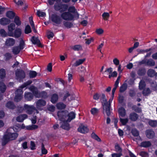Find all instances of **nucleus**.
Instances as JSON below:
<instances>
[{
	"mask_svg": "<svg viewBox=\"0 0 157 157\" xmlns=\"http://www.w3.org/2000/svg\"><path fill=\"white\" fill-rule=\"evenodd\" d=\"M155 71L154 70L150 69L148 70L147 73L149 76L152 77L154 76Z\"/></svg>",
	"mask_w": 157,
	"mask_h": 157,
	"instance_id": "nucleus-36",
	"label": "nucleus"
},
{
	"mask_svg": "<svg viewBox=\"0 0 157 157\" xmlns=\"http://www.w3.org/2000/svg\"><path fill=\"white\" fill-rule=\"evenodd\" d=\"M6 74V71L4 69H2L0 70V77L3 78L5 77Z\"/></svg>",
	"mask_w": 157,
	"mask_h": 157,
	"instance_id": "nucleus-43",
	"label": "nucleus"
},
{
	"mask_svg": "<svg viewBox=\"0 0 157 157\" xmlns=\"http://www.w3.org/2000/svg\"><path fill=\"white\" fill-rule=\"evenodd\" d=\"M75 114L73 112H71L70 113L67 112V118H66V121L67 122H69L71 121L75 118Z\"/></svg>",
	"mask_w": 157,
	"mask_h": 157,
	"instance_id": "nucleus-16",
	"label": "nucleus"
},
{
	"mask_svg": "<svg viewBox=\"0 0 157 157\" xmlns=\"http://www.w3.org/2000/svg\"><path fill=\"white\" fill-rule=\"evenodd\" d=\"M78 131L80 133H85L89 131V129L86 125L81 124L78 129Z\"/></svg>",
	"mask_w": 157,
	"mask_h": 157,
	"instance_id": "nucleus-14",
	"label": "nucleus"
},
{
	"mask_svg": "<svg viewBox=\"0 0 157 157\" xmlns=\"http://www.w3.org/2000/svg\"><path fill=\"white\" fill-rule=\"evenodd\" d=\"M5 59L6 60H8L11 59L12 57L11 54L9 53H7L5 55Z\"/></svg>",
	"mask_w": 157,
	"mask_h": 157,
	"instance_id": "nucleus-57",
	"label": "nucleus"
},
{
	"mask_svg": "<svg viewBox=\"0 0 157 157\" xmlns=\"http://www.w3.org/2000/svg\"><path fill=\"white\" fill-rule=\"evenodd\" d=\"M67 115V111H59L57 113L58 118L60 121H66V118Z\"/></svg>",
	"mask_w": 157,
	"mask_h": 157,
	"instance_id": "nucleus-8",
	"label": "nucleus"
},
{
	"mask_svg": "<svg viewBox=\"0 0 157 157\" xmlns=\"http://www.w3.org/2000/svg\"><path fill=\"white\" fill-rule=\"evenodd\" d=\"M6 85L2 82H0V91L2 93H4L6 90Z\"/></svg>",
	"mask_w": 157,
	"mask_h": 157,
	"instance_id": "nucleus-32",
	"label": "nucleus"
},
{
	"mask_svg": "<svg viewBox=\"0 0 157 157\" xmlns=\"http://www.w3.org/2000/svg\"><path fill=\"white\" fill-rule=\"evenodd\" d=\"M117 73L116 71H114L113 72H111L110 74L109 75V78H110L111 77H116L117 76Z\"/></svg>",
	"mask_w": 157,
	"mask_h": 157,
	"instance_id": "nucleus-59",
	"label": "nucleus"
},
{
	"mask_svg": "<svg viewBox=\"0 0 157 157\" xmlns=\"http://www.w3.org/2000/svg\"><path fill=\"white\" fill-rule=\"evenodd\" d=\"M15 40L13 38H9L7 39L5 43V45L7 46H12L15 44Z\"/></svg>",
	"mask_w": 157,
	"mask_h": 157,
	"instance_id": "nucleus-15",
	"label": "nucleus"
},
{
	"mask_svg": "<svg viewBox=\"0 0 157 157\" xmlns=\"http://www.w3.org/2000/svg\"><path fill=\"white\" fill-rule=\"evenodd\" d=\"M93 38L92 37L90 38V39H86L85 40L86 44H89L92 41H93Z\"/></svg>",
	"mask_w": 157,
	"mask_h": 157,
	"instance_id": "nucleus-63",
	"label": "nucleus"
},
{
	"mask_svg": "<svg viewBox=\"0 0 157 157\" xmlns=\"http://www.w3.org/2000/svg\"><path fill=\"white\" fill-rule=\"evenodd\" d=\"M122 155V154L119 153L118 154L114 153L111 155L112 157H120Z\"/></svg>",
	"mask_w": 157,
	"mask_h": 157,
	"instance_id": "nucleus-64",
	"label": "nucleus"
},
{
	"mask_svg": "<svg viewBox=\"0 0 157 157\" xmlns=\"http://www.w3.org/2000/svg\"><path fill=\"white\" fill-rule=\"evenodd\" d=\"M31 40L33 44L37 45L39 47H41V44L40 43V41L37 37L34 36H33Z\"/></svg>",
	"mask_w": 157,
	"mask_h": 157,
	"instance_id": "nucleus-19",
	"label": "nucleus"
},
{
	"mask_svg": "<svg viewBox=\"0 0 157 157\" xmlns=\"http://www.w3.org/2000/svg\"><path fill=\"white\" fill-rule=\"evenodd\" d=\"M120 121L123 125H125L128 122V119L127 118L124 119L121 118H120Z\"/></svg>",
	"mask_w": 157,
	"mask_h": 157,
	"instance_id": "nucleus-49",
	"label": "nucleus"
},
{
	"mask_svg": "<svg viewBox=\"0 0 157 157\" xmlns=\"http://www.w3.org/2000/svg\"><path fill=\"white\" fill-rule=\"evenodd\" d=\"M146 135L147 137L149 138H152L155 136L154 132L151 130H148L146 131Z\"/></svg>",
	"mask_w": 157,
	"mask_h": 157,
	"instance_id": "nucleus-24",
	"label": "nucleus"
},
{
	"mask_svg": "<svg viewBox=\"0 0 157 157\" xmlns=\"http://www.w3.org/2000/svg\"><path fill=\"white\" fill-rule=\"evenodd\" d=\"M113 97L114 96L112 95V97L110 98L109 101H107L105 95L104 94L102 95L101 98L103 109V113L104 114H106L108 116H109L110 115V104L113 99Z\"/></svg>",
	"mask_w": 157,
	"mask_h": 157,
	"instance_id": "nucleus-1",
	"label": "nucleus"
},
{
	"mask_svg": "<svg viewBox=\"0 0 157 157\" xmlns=\"http://www.w3.org/2000/svg\"><path fill=\"white\" fill-rule=\"evenodd\" d=\"M21 34V30L19 28H16L14 32L10 34V36L14 37L15 38L20 37Z\"/></svg>",
	"mask_w": 157,
	"mask_h": 157,
	"instance_id": "nucleus-13",
	"label": "nucleus"
},
{
	"mask_svg": "<svg viewBox=\"0 0 157 157\" xmlns=\"http://www.w3.org/2000/svg\"><path fill=\"white\" fill-rule=\"evenodd\" d=\"M14 22L17 25L19 26L21 24V21L18 17H15Z\"/></svg>",
	"mask_w": 157,
	"mask_h": 157,
	"instance_id": "nucleus-45",
	"label": "nucleus"
},
{
	"mask_svg": "<svg viewBox=\"0 0 157 157\" xmlns=\"http://www.w3.org/2000/svg\"><path fill=\"white\" fill-rule=\"evenodd\" d=\"M145 86L144 82L142 80L140 81L139 84V87L140 90L143 89Z\"/></svg>",
	"mask_w": 157,
	"mask_h": 157,
	"instance_id": "nucleus-41",
	"label": "nucleus"
},
{
	"mask_svg": "<svg viewBox=\"0 0 157 157\" xmlns=\"http://www.w3.org/2000/svg\"><path fill=\"white\" fill-rule=\"evenodd\" d=\"M23 110H25L27 113L29 114H32L35 110H36V113H38L39 112L33 105H25L24 108L21 107L18 109L20 112H22Z\"/></svg>",
	"mask_w": 157,
	"mask_h": 157,
	"instance_id": "nucleus-3",
	"label": "nucleus"
},
{
	"mask_svg": "<svg viewBox=\"0 0 157 157\" xmlns=\"http://www.w3.org/2000/svg\"><path fill=\"white\" fill-rule=\"evenodd\" d=\"M115 149L116 151L117 152H121L122 151L121 148L118 144H116L115 146Z\"/></svg>",
	"mask_w": 157,
	"mask_h": 157,
	"instance_id": "nucleus-58",
	"label": "nucleus"
},
{
	"mask_svg": "<svg viewBox=\"0 0 157 157\" xmlns=\"http://www.w3.org/2000/svg\"><path fill=\"white\" fill-rule=\"evenodd\" d=\"M60 127L63 129L69 130L70 128L69 125L67 121H61Z\"/></svg>",
	"mask_w": 157,
	"mask_h": 157,
	"instance_id": "nucleus-17",
	"label": "nucleus"
},
{
	"mask_svg": "<svg viewBox=\"0 0 157 157\" xmlns=\"http://www.w3.org/2000/svg\"><path fill=\"white\" fill-rule=\"evenodd\" d=\"M6 106L10 109H13L15 107L13 103L10 101L6 103Z\"/></svg>",
	"mask_w": 157,
	"mask_h": 157,
	"instance_id": "nucleus-35",
	"label": "nucleus"
},
{
	"mask_svg": "<svg viewBox=\"0 0 157 157\" xmlns=\"http://www.w3.org/2000/svg\"><path fill=\"white\" fill-rule=\"evenodd\" d=\"M58 96L56 94H53L51 98V101L53 103H55L58 101Z\"/></svg>",
	"mask_w": 157,
	"mask_h": 157,
	"instance_id": "nucleus-28",
	"label": "nucleus"
},
{
	"mask_svg": "<svg viewBox=\"0 0 157 157\" xmlns=\"http://www.w3.org/2000/svg\"><path fill=\"white\" fill-rule=\"evenodd\" d=\"M47 37L48 39H51L54 36L53 33L50 31L47 32Z\"/></svg>",
	"mask_w": 157,
	"mask_h": 157,
	"instance_id": "nucleus-51",
	"label": "nucleus"
},
{
	"mask_svg": "<svg viewBox=\"0 0 157 157\" xmlns=\"http://www.w3.org/2000/svg\"><path fill=\"white\" fill-rule=\"evenodd\" d=\"M37 15L39 17H44L46 16V13L41 11H37Z\"/></svg>",
	"mask_w": 157,
	"mask_h": 157,
	"instance_id": "nucleus-50",
	"label": "nucleus"
},
{
	"mask_svg": "<svg viewBox=\"0 0 157 157\" xmlns=\"http://www.w3.org/2000/svg\"><path fill=\"white\" fill-rule=\"evenodd\" d=\"M63 24L65 26L68 28H71L72 25L71 23L68 22H64Z\"/></svg>",
	"mask_w": 157,
	"mask_h": 157,
	"instance_id": "nucleus-55",
	"label": "nucleus"
},
{
	"mask_svg": "<svg viewBox=\"0 0 157 157\" xmlns=\"http://www.w3.org/2000/svg\"><path fill=\"white\" fill-rule=\"evenodd\" d=\"M10 22V20L6 18L3 17L0 19V24L3 25L8 24Z\"/></svg>",
	"mask_w": 157,
	"mask_h": 157,
	"instance_id": "nucleus-22",
	"label": "nucleus"
},
{
	"mask_svg": "<svg viewBox=\"0 0 157 157\" xmlns=\"http://www.w3.org/2000/svg\"><path fill=\"white\" fill-rule=\"evenodd\" d=\"M23 91L21 89L17 90L16 92V96L14 98L15 101L18 102L20 101L22 98V94Z\"/></svg>",
	"mask_w": 157,
	"mask_h": 157,
	"instance_id": "nucleus-10",
	"label": "nucleus"
},
{
	"mask_svg": "<svg viewBox=\"0 0 157 157\" xmlns=\"http://www.w3.org/2000/svg\"><path fill=\"white\" fill-rule=\"evenodd\" d=\"M132 133L134 136H137L139 135L138 131L136 129H133L132 130Z\"/></svg>",
	"mask_w": 157,
	"mask_h": 157,
	"instance_id": "nucleus-62",
	"label": "nucleus"
},
{
	"mask_svg": "<svg viewBox=\"0 0 157 157\" xmlns=\"http://www.w3.org/2000/svg\"><path fill=\"white\" fill-rule=\"evenodd\" d=\"M71 48L75 51H80L82 49V46L79 44L73 46L71 47Z\"/></svg>",
	"mask_w": 157,
	"mask_h": 157,
	"instance_id": "nucleus-27",
	"label": "nucleus"
},
{
	"mask_svg": "<svg viewBox=\"0 0 157 157\" xmlns=\"http://www.w3.org/2000/svg\"><path fill=\"white\" fill-rule=\"evenodd\" d=\"M102 16L103 19L107 20L109 17V14L108 13L104 12L102 14Z\"/></svg>",
	"mask_w": 157,
	"mask_h": 157,
	"instance_id": "nucleus-39",
	"label": "nucleus"
},
{
	"mask_svg": "<svg viewBox=\"0 0 157 157\" xmlns=\"http://www.w3.org/2000/svg\"><path fill=\"white\" fill-rule=\"evenodd\" d=\"M113 63L116 66L119 64L120 62L119 60L117 58H114L113 60Z\"/></svg>",
	"mask_w": 157,
	"mask_h": 157,
	"instance_id": "nucleus-60",
	"label": "nucleus"
},
{
	"mask_svg": "<svg viewBox=\"0 0 157 157\" xmlns=\"http://www.w3.org/2000/svg\"><path fill=\"white\" fill-rule=\"evenodd\" d=\"M31 32V29L29 25H27L25 29V33L26 34H28Z\"/></svg>",
	"mask_w": 157,
	"mask_h": 157,
	"instance_id": "nucleus-47",
	"label": "nucleus"
},
{
	"mask_svg": "<svg viewBox=\"0 0 157 157\" xmlns=\"http://www.w3.org/2000/svg\"><path fill=\"white\" fill-rule=\"evenodd\" d=\"M86 58H84L79 59L77 60L75 63L73 65V66L77 67L82 64L86 60Z\"/></svg>",
	"mask_w": 157,
	"mask_h": 157,
	"instance_id": "nucleus-25",
	"label": "nucleus"
},
{
	"mask_svg": "<svg viewBox=\"0 0 157 157\" xmlns=\"http://www.w3.org/2000/svg\"><path fill=\"white\" fill-rule=\"evenodd\" d=\"M0 34L1 36L3 37H6L8 35V33H7L3 29H0Z\"/></svg>",
	"mask_w": 157,
	"mask_h": 157,
	"instance_id": "nucleus-42",
	"label": "nucleus"
},
{
	"mask_svg": "<svg viewBox=\"0 0 157 157\" xmlns=\"http://www.w3.org/2000/svg\"><path fill=\"white\" fill-rule=\"evenodd\" d=\"M38 126L36 125H32L26 127V129L29 130H32L37 128Z\"/></svg>",
	"mask_w": 157,
	"mask_h": 157,
	"instance_id": "nucleus-38",
	"label": "nucleus"
},
{
	"mask_svg": "<svg viewBox=\"0 0 157 157\" xmlns=\"http://www.w3.org/2000/svg\"><path fill=\"white\" fill-rule=\"evenodd\" d=\"M104 31L101 28L97 29L95 31L96 33L98 35H101L104 33Z\"/></svg>",
	"mask_w": 157,
	"mask_h": 157,
	"instance_id": "nucleus-44",
	"label": "nucleus"
},
{
	"mask_svg": "<svg viewBox=\"0 0 157 157\" xmlns=\"http://www.w3.org/2000/svg\"><path fill=\"white\" fill-rule=\"evenodd\" d=\"M118 113L119 117L120 118L125 117L126 115L125 110L123 107L119 108Z\"/></svg>",
	"mask_w": 157,
	"mask_h": 157,
	"instance_id": "nucleus-20",
	"label": "nucleus"
},
{
	"mask_svg": "<svg viewBox=\"0 0 157 157\" xmlns=\"http://www.w3.org/2000/svg\"><path fill=\"white\" fill-rule=\"evenodd\" d=\"M61 16L58 14H53L51 17V20L52 22L57 24L59 25L62 21Z\"/></svg>",
	"mask_w": 157,
	"mask_h": 157,
	"instance_id": "nucleus-9",
	"label": "nucleus"
},
{
	"mask_svg": "<svg viewBox=\"0 0 157 157\" xmlns=\"http://www.w3.org/2000/svg\"><path fill=\"white\" fill-rule=\"evenodd\" d=\"M60 1H58L54 5V8L55 10L59 11L61 13L62 12L66 11L68 9V6L66 4H62Z\"/></svg>",
	"mask_w": 157,
	"mask_h": 157,
	"instance_id": "nucleus-4",
	"label": "nucleus"
},
{
	"mask_svg": "<svg viewBox=\"0 0 157 157\" xmlns=\"http://www.w3.org/2000/svg\"><path fill=\"white\" fill-rule=\"evenodd\" d=\"M68 12H70L74 16V17L77 19L79 17V15L76 9L74 6H71L68 8Z\"/></svg>",
	"mask_w": 157,
	"mask_h": 157,
	"instance_id": "nucleus-11",
	"label": "nucleus"
},
{
	"mask_svg": "<svg viewBox=\"0 0 157 157\" xmlns=\"http://www.w3.org/2000/svg\"><path fill=\"white\" fill-rule=\"evenodd\" d=\"M37 75V73L34 71H31L29 73V76L30 78H35Z\"/></svg>",
	"mask_w": 157,
	"mask_h": 157,
	"instance_id": "nucleus-40",
	"label": "nucleus"
},
{
	"mask_svg": "<svg viewBox=\"0 0 157 157\" xmlns=\"http://www.w3.org/2000/svg\"><path fill=\"white\" fill-rule=\"evenodd\" d=\"M32 83V81L31 80H29L26 82L24 83L21 86L20 88L21 89L25 88L27 86L30 84Z\"/></svg>",
	"mask_w": 157,
	"mask_h": 157,
	"instance_id": "nucleus-48",
	"label": "nucleus"
},
{
	"mask_svg": "<svg viewBox=\"0 0 157 157\" xmlns=\"http://www.w3.org/2000/svg\"><path fill=\"white\" fill-rule=\"evenodd\" d=\"M15 28V25L14 23H11L8 26V36H10V34L13 33V31L14 30Z\"/></svg>",
	"mask_w": 157,
	"mask_h": 157,
	"instance_id": "nucleus-18",
	"label": "nucleus"
},
{
	"mask_svg": "<svg viewBox=\"0 0 157 157\" xmlns=\"http://www.w3.org/2000/svg\"><path fill=\"white\" fill-rule=\"evenodd\" d=\"M18 134L17 133H11L8 132L6 134L3 138V143L6 144L10 140H14L16 139L18 136Z\"/></svg>",
	"mask_w": 157,
	"mask_h": 157,
	"instance_id": "nucleus-5",
	"label": "nucleus"
},
{
	"mask_svg": "<svg viewBox=\"0 0 157 157\" xmlns=\"http://www.w3.org/2000/svg\"><path fill=\"white\" fill-rule=\"evenodd\" d=\"M46 104V102L44 100L40 99L36 102V108L42 110V107L45 106Z\"/></svg>",
	"mask_w": 157,
	"mask_h": 157,
	"instance_id": "nucleus-12",
	"label": "nucleus"
},
{
	"mask_svg": "<svg viewBox=\"0 0 157 157\" xmlns=\"http://www.w3.org/2000/svg\"><path fill=\"white\" fill-rule=\"evenodd\" d=\"M130 119L132 121H135L137 119L138 116L137 114L132 113L130 114L129 116Z\"/></svg>",
	"mask_w": 157,
	"mask_h": 157,
	"instance_id": "nucleus-29",
	"label": "nucleus"
},
{
	"mask_svg": "<svg viewBox=\"0 0 157 157\" xmlns=\"http://www.w3.org/2000/svg\"><path fill=\"white\" fill-rule=\"evenodd\" d=\"M23 48H21V45L19 46H15L12 48V51L13 53L15 55H16L19 53L21 49Z\"/></svg>",
	"mask_w": 157,
	"mask_h": 157,
	"instance_id": "nucleus-21",
	"label": "nucleus"
},
{
	"mask_svg": "<svg viewBox=\"0 0 157 157\" xmlns=\"http://www.w3.org/2000/svg\"><path fill=\"white\" fill-rule=\"evenodd\" d=\"M155 62L152 59L148 60L147 62V65L151 66H155Z\"/></svg>",
	"mask_w": 157,
	"mask_h": 157,
	"instance_id": "nucleus-37",
	"label": "nucleus"
},
{
	"mask_svg": "<svg viewBox=\"0 0 157 157\" xmlns=\"http://www.w3.org/2000/svg\"><path fill=\"white\" fill-rule=\"evenodd\" d=\"M151 145V142L149 141H145L141 143V146L144 147H147Z\"/></svg>",
	"mask_w": 157,
	"mask_h": 157,
	"instance_id": "nucleus-34",
	"label": "nucleus"
},
{
	"mask_svg": "<svg viewBox=\"0 0 157 157\" xmlns=\"http://www.w3.org/2000/svg\"><path fill=\"white\" fill-rule=\"evenodd\" d=\"M6 16L10 19L13 18L14 16V13L11 11H8L6 14Z\"/></svg>",
	"mask_w": 157,
	"mask_h": 157,
	"instance_id": "nucleus-33",
	"label": "nucleus"
},
{
	"mask_svg": "<svg viewBox=\"0 0 157 157\" xmlns=\"http://www.w3.org/2000/svg\"><path fill=\"white\" fill-rule=\"evenodd\" d=\"M127 86V84L126 83H124L120 87V91L121 92H123L126 90Z\"/></svg>",
	"mask_w": 157,
	"mask_h": 157,
	"instance_id": "nucleus-30",
	"label": "nucleus"
},
{
	"mask_svg": "<svg viewBox=\"0 0 157 157\" xmlns=\"http://www.w3.org/2000/svg\"><path fill=\"white\" fill-rule=\"evenodd\" d=\"M79 71L82 73H84L86 71V68L83 66H81L78 68Z\"/></svg>",
	"mask_w": 157,
	"mask_h": 157,
	"instance_id": "nucleus-56",
	"label": "nucleus"
},
{
	"mask_svg": "<svg viewBox=\"0 0 157 157\" xmlns=\"http://www.w3.org/2000/svg\"><path fill=\"white\" fill-rule=\"evenodd\" d=\"M41 151L42 154H46L47 153V151L46 149L44 147V145L43 144H42Z\"/></svg>",
	"mask_w": 157,
	"mask_h": 157,
	"instance_id": "nucleus-54",
	"label": "nucleus"
},
{
	"mask_svg": "<svg viewBox=\"0 0 157 157\" xmlns=\"http://www.w3.org/2000/svg\"><path fill=\"white\" fill-rule=\"evenodd\" d=\"M60 16L61 18L66 21H71L74 19L75 17L70 12L67 11L62 12L60 13Z\"/></svg>",
	"mask_w": 157,
	"mask_h": 157,
	"instance_id": "nucleus-6",
	"label": "nucleus"
},
{
	"mask_svg": "<svg viewBox=\"0 0 157 157\" xmlns=\"http://www.w3.org/2000/svg\"><path fill=\"white\" fill-rule=\"evenodd\" d=\"M56 107L58 109H62L65 108L66 105L63 103L59 102L56 104Z\"/></svg>",
	"mask_w": 157,
	"mask_h": 157,
	"instance_id": "nucleus-31",
	"label": "nucleus"
},
{
	"mask_svg": "<svg viewBox=\"0 0 157 157\" xmlns=\"http://www.w3.org/2000/svg\"><path fill=\"white\" fill-rule=\"evenodd\" d=\"M25 98L27 101H30L33 98V95L32 94L29 92H25Z\"/></svg>",
	"mask_w": 157,
	"mask_h": 157,
	"instance_id": "nucleus-26",
	"label": "nucleus"
},
{
	"mask_svg": "<svg viewBox=\"0 0 157 157\" xmlns=\"http://www.w3.org/2000/svg\"><path fill=\"white\" fill-rule=\"evenodd\" d=\"M149 124L152 127H155L157 125V122L156 121L150 120L149 121Z\"/></svg>",
	"mask_w": 157,
	"mask_h": 157,
	"instance_id": "nucleus-46",
	"label": "nucleus"
},
{
	"mask_svg": "<svg viewBox=\"0 0 157 157\" xmlns=\"http://www.w3.org/2000/svg\"><path fill=\"white\" fill-rule=\"evenodd\" d=\"M150 90L149 88H146L144 89L143 91V94L145 95H147L150 94Z\"/></svg>",
	"mask_w": 157,
	"mask_h": 157,
	"instance_id": "nucleus-52",
	"label": "nucleus"
},
{
	"mask_svg": "<svg viewBox=\"0 0 157 157\" xmlns=\"http://www.w3.org/2000/svg\"><path fill=\"white\" fill-rule=\"evenodd\" d=\"M91 112L93 115H95L97 114L98 112V110L96 108H94L91 109Z\"/></svg>",
	"mask_w": 157,
	"mask_h": 157,
	"instance_id": "nucleus-61",
	"label": "nucleus"
},
{
	"mask_svg": "<svg viewBox=\"0 0 157 157\" xmlns=\"http://www.w3.org/2000/svg\"><path fill=\"white\" fill-rule=\"evenodd\" d=\"M29 89L33 93L34 96L36 98H46L47 97V93L46 92L42 91L41 93H39L37 88L33 86H30L29 88Z\"/></svg>",
	"mask_w": 157,
	"mask_h": 157,
	"instance_id": "nucleus-2",
	"label": "nucleus"
},
{
	"mask_svg": "<svg viewBox=\"0 0 157 157\" xmlns=\"http://www.w3.org/2000/svg\"><path fill=\"white\" fill-rule=\"evenodd\" d=\"M27 117V115L25 114H21L17 117L16 120L19 122H22Z\"/></svg>",
	"mask_w": 157,
	"mask_h": 157,
	"instance_id": "nucleus-23",
	"label": "nucleus"
},
{
	"mask_svg": "<svg viewBox=\"0 0 157 157\" xmlns=\"http://www.w3.org/2000/svg\"><path fill=\"white\" fill-rule=\"evenodd\" d=\"M16 79L21 81L25 77V74L24 71L21 69H17L15 71Z\"/></svg>",
	"mask_w": 157,
	"mask_h": 157,
	"instance_id": "nucleus-7",
	"label": "nucleus"
},
{
	"mask_svg": "<svg viewBox=\"0 0 157 157\" xmlns=\"http://www.w3.org/2000/svg\"><path fill=\"white\" fill-rule=\"evenodd\" d=\"M91 136L93 138L98 141H99L101 140L100 138L94 133H92L91 134Z\"/></svg>",
	"mask_w": 157,
	"mask_h": 157,
	"instance_id": "nucleus-53",
	"label": "nucleus"
}]
</instances>
